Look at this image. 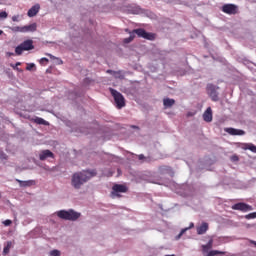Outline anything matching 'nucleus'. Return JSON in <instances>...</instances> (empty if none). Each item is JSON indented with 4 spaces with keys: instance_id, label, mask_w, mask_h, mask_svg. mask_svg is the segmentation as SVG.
I'll use <instances>...</instances> for the list:
<instances>
[{
    "instance_id": "1",
    "label": "nucleus",
    "mask_w": 256,
    "mask_h": 256,
    "mask_svg": "<svg viewBox=\"0 0 256 256\" xmlns=\"http://www.w3.org/2000/svg\"><path fill=\"white\" fill-rule=\"evenodd\" d=\"M97 176V170H84L81 172H76L72 176V187L74 189H79L82 185H85L87 181L93 179V177Z\"/></svg>"
},
{
    "instance_id": "2",
    "label": "nucleus",
    "mask_w": 256,
    "mask_h": 256,
    "mask_svg": "<svg viewBox=\"0 0 256 256\" xmlns=\"http://www.w3.org/2000/svg\"><path fill=\"white\" fill-rule=\"evenodd\" d=\"M135 34L142 39H147L148 41H155V34L145 31L143 28L134 29L130 34V37L124 39V43H131L135 39Z\"/></svg>"
},
{
    "instance_id": "3",
    "label": "nucleus",
    "mask_w": 256,
    "mask_h": 256,
    "mask_svg": "<svg viewBox=\"0 0 256 256\" xmlns=\"http://www.w3.org/2000/svg\"><path fill=\"white\" fill-rule=\"evenodd\" d=\"M59 219H64L65 221H77L81 217V213L75 212L73 210H60L56 212Z\"/></svg>"
},
{
    "instance_id": "4",
    "label": "nucleus",
    "mask_w": 256,
    "mask_h": 256,
    "mask_svg": "<svg viewBox=\"0 0 256 256\" xmlns=\"http://www.w3.org/2000/svg\"><path fill=\"white\" fill-rule=\"evenodd\" d=\"M110 93L114 98L117 109H123V107H125V97H123V94L113 88H110Z\"/></svg>"
},
{
    "instance_id": "5",
    "label": "nucleus",
    "mask_w": 256,
    "mask_h": 256,
    "mask_svg": "<svg viewBox=\"0 0 256 256\" xmlns=\"http://www.w3.org/2000/svg\"><path fill=\"white\" fill-rule=\"evenodd\" d=\"M32 49H35L33 40H25L15 48V53L16 55H23V51H32Z\"/></svg>"
},
{
    "instance_id": "6",
    "label": "nucleus",
    "mask_w": 256,
    "mask_h": 256,
    "mask_svg": "<svg viewBox=\"0 0 256 256\" xmlns=\"http://www.w3.org/2000/svg\"><path fill=\"white\" fill-rule=\"evenodd\" d=\"M221 11L226 15H237L239 13V6L235 4H224L221 7Z\"/></svg>"
},
{
    "instance_id": "7",
    "label": "nucleus",
    "mask_w": 256,
    "mask_h": 256,
    "mask_svg": "<svg viewBox=\"0 0 256 256\" xmlns=\"http://www.w3.org/2000/svg\"><path fill=\"white\" fill-rule=\"evenodd\" d=\"M127 191H129L127 186H125L123 184H115L112 187L111 196L112 197H121V195L119 193H127Z\"/></svg>"
},
{
    "instance_id": "8",
    "label": "nucleus",
    "mask_w": 256,
    "mask_h": 256,
    "mask_svg": "<svg viewBox=\"0 0 256 256\" xmlns=\"http://www.w3.org/2000/svg\"><path fill=\"white\" fill-rule=\"evenodd\" d=\"M232 209L234 211H241L242 213H248V211H253V206L244 202H239L232 205Z\"/></svg>"
},
{
    "instance_id": "9",
    "label": "nucleus",
    "mask_w": 256,
    "mask_h": 256,
    "mask_svg": "<svg viewBox=\"0 0 256 256\" xmlns=\"http://www.w3.org/2000/svg\"><path fill=\"white\" fill-rule=\"evenodd\" d=\"M207 92L212 101H219V93H217V89H215L214 85H209L207 87Z\"/></svg>"
},
{
    "instance_id": "10",
    "label": "nucleus",
    "mask_w": 256,
    "mask_h": 256,
    "mask_svg": "<svg viewBox=\"0 0 256 256\" xmlns=\"http://www.w3.org/2000/svg\"><path fill=\"white\" fill-rule=\"evenodd\" d=\"M49 157L51 159L55 158V154H53V152H51V150H42L39 154L40 161H45V159H49Z\"/></svg>"
},
{
    "instance_id": "11",
    "label": "nucleus",
    "mask_w": 256,
    "mask_h": 256,
    "mask_svg": "<svg viewBox=\"0 0 256 256\" xmlns=\"http://www.w3.org/2000/svg\"><path fill=\"white\" fill-rule=\"evenodd\" d=\"M197 235H205L209 231V223L203 222L200 226L196 228Z\"/></svg>"
},
{
    "instance_id": "12",
    "label": "nucleus",
    "mask_w": 256,
    "mask_h": 256,
    "mask_svg": "<svg viewBox=\"0 0 256 256\" xmlns=\"http://www.w3.org/2000/svg\"><path fill=\"white\" fill-rule=\"evenodd\" d=\"M203 119L206 121V123H211L213 121V110H211V107L206 109L203 114Z\"/></svg>"
},
{
    "instance_id": "13",
    "label": "nucleus",
    "mask_w": 256,
    "mask_h": 256,
    "mask_svg": "<svg viewBox=\"0 0 256 256\" xmlns=\"http://www.w3.org/2000/svg\"><path fill=\"white\" fill-rule=\"evenodd\" d=\"M37 31V23L23 26V33H35Z\"/></svg>"
},
{
    "instance_id": "14",
    "label": "nucleus",
    "mask_w": 256,
    "mask_h": 256,
    "mask_svg": "<svg viewBox=\"0 0 256 256\" xmlns=\"http://www.w3.org/2000/svg\"><path fill=\"white\" fill-rule=\"evenodd\" d=\"M39 9H41V6L39 4L32 6L28 10V13H27L28 17H35V15H37V13H39Z\"/></svg>"
},
{
    "instance_id": "15",
    "label": "nucleus",
    "mask_w": 256,
    "mask_h": 256,
    "mask_svg": "<svg viewBox=\"0 0 256 256\" xmlns=\"http://www.w3.org/2000/svg\"><path fill=\"white\" fill-rule=\"evenodd\" d=\"M16 181L17 183H19L20 187H33V185H35V180L23 181V180L16 179Z\"/></svg>"
},
{
    "instance_id": "16",
    "label": "nucleus",
    "mask_w": 256,
    "mask_h": 256,
    "mask_svg": "<svg viewBox=\"0 0 256 256\" xmlns=\"http://www.w3.org/2000/svg\"><path fill=\"white\" fill-rule=\"evenodd\" d=\"M241 149H243L244 151H247V149H248L252 153H256V146L252 143L241 144Z\"/></svg>"
},
{
    "instance_id": "17",
    "label": "nucleus",
    "mask_w": 256,
    "mask_h": 256,
    "mask_svg": "<svg viewBox=\"0 0 256 256\" xmlns=\"http://www.w3.org/2000/svg\"><path fill=\"white\" fill-rule=\"evenodd\" d=\"M163 105H164L165 109H169V108H171L173 105H175V99L164 98V99H163Z\"/></svg>"
},
{
    "instance_id": "18",
    "label": "nucleus",
    "mask_w": 256,
    "mask_h": 256,
    "mask_svg": "<svg viewBox=\"0 0 256 256\" xmlns=\"http://www.w3.org/2000/svg\"><path fill=\"white\" fill-rule=\"evenodd\" d=\"M226 131L229 133V135H245V131L235 128H227Z\"/></svg>"
},
{
    "instance_id": "19",
    "label": "nucleus",
    "mask_w": 256,
    "mask_h": 256,
    "mask_svg": "<svg viewBox=\"0 0 256 256\" xmlns=\"http://www.w3.org/2000/svg\"><path fill=\"white\" fill-rule=\"evenodd\" d=\"M209 249H213V238H211L206 245H202L203 253H209Z\"/></svg>"
},
{
    "instance_id": "20",
    "label": "nucleus",
    "mask_w": 256,
    "mask_h": 256,
    "mask_svg": "<svg viewBox=\"0 0 256 256\" xmlns=\"http://www.w3.org/2000/svg\"><path fill=\"white\" fill-rule=\"evenodd\" d=\"M32 121L37 125H49V122L41 117H35L32 119Z\"/></svg>"
},
{
    "instance_id": "21",
    "label": "nucleus",
    "mask_w": 256,
    "mask_h": 256,
    "mask_svg": "<svg viewBox=\"0 0 256 256\" xmlns=\"http://www.w3.org/2000/svg\"><path fill=\"white\" fill-rule=\"evenodd\" d=\"M107 73H112L115 79H125V75H123V72L121 71L113 72L112 70H108Z\"/></svg>"
},
{
    "instance_id": "22",
    "label": "nucleus",
    "mask_w": 256,
    "mask_h": 256,
    "mask_svg": "<svg viewBox=\"0 0 256 256\" xmlns=\"http://www.w3.org/2000/svg\"><path fill=\"white\" fill-rule=\"evenodd\" d=\"M11 247H13V242L8 241L6 246H4L3 255H9V251H11Z\"/></svg>"
},
{
    "instance_id": "23",
    "label": "nucleus",
    "mask_w": 256,
    "mask_h": 256,
    "mask_svg": "<svg viewBox=\"0 0 256 256\" xmlns=\"http://www.w3.org/2000/svg\"><path fill=\"white\" fill-rule=\"evenodd\" d=\"M193 227H195V224L191 223L188 228L182 229L176 239H181V237H183V234H185L188 231V229H193Z\"/></svg>"
},
{
    "instance_id": "24",
    "label": "nucleus",
    "mask_w": 256,
    "mask_h": 256,
    "mask_svg": "<svg viewBox=\"0 0 256 256\" xmlns=\"http://www.w3.org/2000/svg\"><path fill=\"white\" fill-rule=\"evenodd\" d=\"M217 255H225V252L219 251V250H211L207 254V256H217Z\"/></svg>"
},
{
    "instance_id": "25",
    "label": "nucleus",
    "mask_w": 256,
    "mask_h": 256,
    "mask_svg": "<svg viewBox=\"0 0 256 256\" xmlns=\"http://www.w3.org/2000/svg\"><path fill=\"white\" fill-rule=\"evenodd\" d=\"M13 33H23V26H14L10 28Z\"/></svg>"
},
{
    "instance_id": "26",
    "label": "nucleus",
    "mask_w": 256,
    "mask_h": 256,
    "mask_svg": "<svg viewBox=\"0 0 256 256\" xmlns=\"http://www.w3.org/2000/svg\"><path fill=\"white\" fill-rule=\"evenodd\" d=\"M244 219H247L248 221L251 219H256V212H252V213L245 215Z\"/></svg>"
},
{
    "instance_id": "27",
    "label": "nucleus",
    "mask_w": 256,
    "mask_h": 256,
    "mask_svg": "<svg viewBox=\"0 0 256 256\" xmlns=\"http://www.w3.org/2000/svg\"><path fill=\"white\" fill-rule=\"evenodd\" d=\"M50 256H61V252L59 250H52Z\"/></svg>"
},
{
    "instance_id": "28",
    "label": "nucleus",
    "mask_w": 256,
    "mask_h": 256,
    "mask_svg": "<svg viewBox=\"0 0 256 256\" xmlns=\"http://www.w3.org/2000/svg\"><path fill=\"white\" fill-rule=\"evenodd\" d=\"M7 17H9V14L5 11L0 12V19H7Z\"/></svg>"
},
{
    "instance_id": "29",
    "label": "nucleus",
    "mask_w": 256,
    "mask_h": 256,
    "mask_svg": "<svg viewBox=\"0 0 256 256\" xmlns=\"http://www.w3.org/2000/svg\"><path fill=\"white\" fill-rule=\"evenodd\" d=\"M34 67H35L34 63L27 64L26 70L31 71L32 69H34Z\"/></svg>"
},
{
    "instance_id": "30",
    "label": "nucleus",
    "mask_w": 256,
    "mask_h": 256,
    "mask_svg": "<svg viewBox=\"0 0 256 256\" xmlns=\"http://www.w3.org/2000/svg\"><path fill=\"white\" fill-rule=\"evenodd\" d=\"M0 159L7 160V154H5L3 151H0Z\"/></svg>"
},
{
    "instance_id": "31",
    "label": "nucleus",
    "mask_w": 256,
    "mask_h": 256,
    "mask_svg": "<svg viewBox=\"0 0 256 256\" xmlns=\"http://www.w3.org/2000/svg\"><path fill=\"white\" fill-rule=\"evenodd\" d=\"M230 159H231V161H233L235 163V162L239 161V156L232 155Z\"/></svg>"
},
{
    "instance_id": "32",
    "label": "nucleus",
    "mask_w": 256,
    "mask_h": 256,
    "mask_svg": "<svg viewBox=\"0 0 256 256\" xmlns=\"http://www.w3.org/2000/svg\"><path fill=\"white\" fill-rule=\"evenodd\" d=\"M44 63H49V59H47V58H41V59H40V65H44Z\"/></svg>"
},
{
    "instance_id": "33",
    "label": "nucleus",
    "mask_w": 256,
    "mask_h": 256,
    "mask_svg": "<svg viewBox=\"0 0 256 256\" xmlns=\"http://www.w3.org/2000/svg\"><path fill=\"white\" fill-rule=\"evenodd\" d=\"M11 223H13L11 220H5L3 222V224L5 225V227H9V225H11Z\"/></svg>"
},
{
    "instance_id": "34",
    "label": "nucleus",
    "mask_w": 256,
    "mask_h": 256,
    "mask_svg": "<svg viewBox=\"0 0 256 256\" xmlns=\"http://www.w3.org/2000/svg\"><path fill=\"white\" fill-rule=\"evenodd\" d=\"M19 65H21V62H17L15 66H13V69H16L17 71H19V68H17Z\"/></svg>"
},
{
    "instance_id": "35",
    "label": "nucleus",
    "mask_w": 256,
    "mask_h": 256,
    "mask_svg": "<svg viewBox=\"0 0 256 256\" xmlns=\"http://www.w3.org/2000/svg\"><path fill=\"white\" fill-rule=\"evenodd\" d=\"M12 21L18 22V21H19V16H13V17H12Z\"/></svg>"
},
{
    "instance_id": "36",
    "label": "nucleus",
    "mask_w": 256,
    "mask_h": 256,
    "mask_svg": "<svg viewBox=\"0 0 256 256\" xmlns=\"http://www.w3.org/2000/svg\"><path fill=\"white\" fill-rule=\"evenodd\" d=\"M138 159H139L140 161H143V159H145V155L140 154V155L138 156Z\"/></svg>"
},
{
    "instance_id": "37",
    "label": "nucleus",
    "mask_w": 256,
    "mask_h": 256,
    "mask_svg": "<svg viewBox=\"0 0 256 256\" xmlns=\"http://www.w3.org/2000/svg\"><path fill=\"white\" fill-rule=\"evenodd\" d=\"M48 55V57H50L51 59H55V57L53 56V55H51V54H47Z\"/></svg>"
},
{
    "instance_id": "38",
    "label": "nucleus",
    "mask_w": 256,
    "mask_h": 256,
    "mask_svg": "<svg viewBox=\"0 0 256 256\" xmlns=\"http://www.w3.org/2000/svg\"><path fill=\"white\" fill-rule=\"evenodd\" d=\"M3 34V31L2 30H0V35H2Z\"/></svg>"
}]
</instances>
